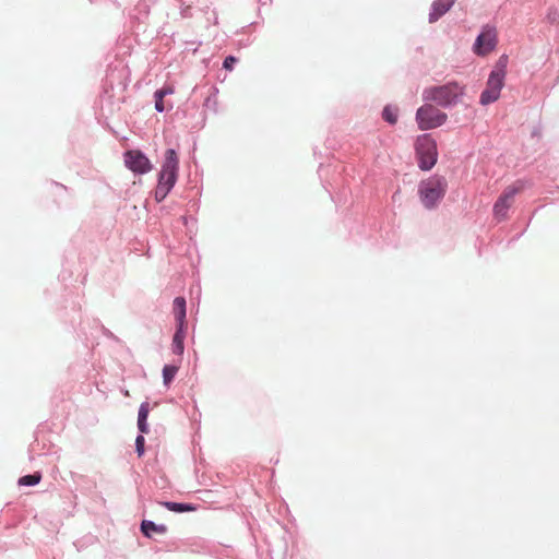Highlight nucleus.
I'll return each instance as SVG.
<instances>
[{
    "instance_id": "18",
    "label": "nucleus",
    "mask_w": 559,
    "mask_h": 559,
    "mask_svg": "<svg viewBox=\"0 0 559 559\" xmlns=\"http://www.w3.org/2000/svg\"><path fill=\"white\" fill-rule=\"evenodd\" d=\"M41 479L40 473H34L31 475H25L19 479L20 486H34L37 485Z\"/></svg>"
},
{
    "instance_id": "16",
    "label": "nucleus",
    "mask_w": 559,
    "mask_h": 559,
    "mask_svg": "<svg viewBox=\"0 0 559 559\" xmlns=\"http://www.w3.org/2000/svg\"><path fill=\"white\" fill-rule=\"evenodd\" d=\"M163 506L173 512H191L195 511V507L189 503H178V502H163Z\"/></svg>"
},
{
    "instance_id": "11",
    "label": "nucleus",
    "mask_w": 559,
    "mask_h": 559,
    "mask_svg": "<svg viewBox=\"0 0 559 559\" xmlns=\"http://www.w3.org/2000/svg\"><path fill=\"white\" fill-rule=\"evenodd\" d=\"M174 316L179 326L186 324V300L183 297H176L174 300Z\"/></svg>"
},
{
    "instance_id": "2",
    "label": "nucleus",
    "mask_w": 559,
    "mask_h": 559,
    "mask_svg": "<svg viewBox=\"0 0 559 559\" xmlns=\"http://www.w3.org/2000/svg\"><path fill=\"white\" fill-rule=\"evenodd\" d=\"M445 182L440 177H427L421 180L418 188L420 201L427 209H432L443 198Z\"/></svg>"
},
{
    "instance_id": "24",
    "label": "nucleus",
    "mask_w": 559,
    "mask_h": 559,
    "mask_svg": "<svg viewBox=\"0 0 559 559\" xmlns=\"http://www.w3.org/2000/svg\"><path fill=\"white\" fill-rule=\"evenodd\" d=\"M237 62V58L234 56H228L225 58L223 67L227 71H231L234 69V64Z\"/></svg>"
},
{
    "instance_id": "20",
    "label": "nucleus",
    "mask_w": 559,
    "mask_h": 559,
    "mask_svg": "<svg viewBox=\"0 0 559 559\" xmlns=\"http://www.w3.org/2000/svg\"><path fill=\"white\" fill-rule=\"evenodd\" d=\"M382 117L385 121L391 124L396 123L397 121V108H393L391 106H386L383 109Z\"/></svg>"
},
{
    "instance_id": "26",
    "label": "nucleus",
    "mask_w": 559,
    "mask_h": 559,
    "mask_svg": "<svg viewBox=\"0 0 559 559\" xmlns=\"http://www.w3.org/2000/svg\"><path fill=\"white\" fill-rule=\"evenodd\" d=\"M506 63H507L506 58L501 57V58L499 59V61H498V63H497V67H496L495 69H499V68H501L503 64L506 66Z\"/></svg>"
},
{
    "instance_id": "23",
    "label": "nucleus",
    "mask_w": 559,
    "mask_h": 559,
    "mask_svg": "<svg viewBox=\"0 0 559 559\" xmlns=\"http://www.w3.org/2000/svg\"><path fill=\"white\" fill-rule=\"evenodd\" d=\"M144 443L145 439L143 436H138L135 439V448L139 456H142L144 453Z\"/></svg>"
},
{
    "instance_id": "14",
    "label": "nucleus",
    "mask_w": 559,
    "mask_h": 559,
    "mask_svg": "<svg viewBox=\"0 0 559 559\" xmlns=\"http://www.w3.org/2000/svg\"><path fill=\"white\" fill-rule=\"evenodd\" d=\"M141 531L146 537H152L154 534H165L167 527L163 524L157 525L152 521L144 520L141 523Z\"/></svg>"
},
{
    "instance_id": "7",
    "label": "nucleus",
    "mask_w": 559,
    "mask_h": 559,
    "mask_svg": "<svg viewBox=\"0 0 559 559\" xmlns=\"http://www.w3.org/2000/svg\"><path fill=\"white\" fill-rule=\"evenodd\" d=\"M124 163L127 167L138 174H146L152 169L148 158L141 151H128L124 154Z\"/></svg>"
},
{
    "instance_id": "12",
    "label": "nucleus",
    "mask_w": 559,
    "mask_h": 559,
    "mask_svg": "<svg viewBox=\"0 0 559 559\" xmlns=\"http://www.w3.org/2000/svg\"><path fill=\"white\" fill-rule=\"evenodd\" d=\"M523 189V186L520 181L515 182L513 186L508 187L502 195L498 199L499 202H502V205L509 209L513 202V197Z\"/></svg>"
},
{
    "instance_id": "13",
    "label": "nucleus",
    "mask_w": 559,
    "mask_h": 559,
    "mask_svg": "<svg viewBox=\"0 0 559 559\" xmlns=\"http://www.w3.org/2000/svg\"><path fill=\"white\" fill-rule=\"evenodd\" d=\"M523 189V186L520 181L515 182L513 186L508 187L502 195L498 199L499 202H502V205L509 209L513 202V197Z\"/></svg>"
},
{
    "instance_id": "17",
    "label": "nucleus",
    "mask_w": 559,
    "mask_h": 559,
    "mask_svg": "<svg viewBox=\"0 0 559 559\" xmlns=\"http://www.w3.org/2000/svg\"><path fill=\"white\" fill-rule=\"evenodd\" d=\"M183 338H185V334H183V326H179L178 325V329L174 335V338H173V345L175 347V353L177 354H182L183 352Z\"/></svg>"
},
{
    "instance_id": "10",
    "label": "nucleus",
    "mask_w": 559,
    "mask_h": 559,
    "mask_svg": "<svg viewBox=\"0 0 559 559\" xmlns=\"http://www.w3.org/2000/svg\"><path fill=\"white\" fill-rule=\"evenodd\" d=\"M176 182V177H159L158 185L155 189V199L157 202L163 201Z\"/></svg>"
},
{
    "instance_id": "1",
    "label": "nucleus",
    "mask_w": 559,
    "mask_h": 559,
    "mask_svg": "<svg viewBox=\"0 0 559 559\" xmlns=\"http://www.w3.org/2000/svg\"><path fill=\"white\" fill-rule=\"evenodd\" d=\"M464 94V87L456 82H451L442 86H432L424 91L426 100L435 102L440 106L448 107L456 103L459 97Z\"/></svg>"
},
{
    "instance_id": "5",
    "label": "nucleus",
    "mask_w": 559,
    "mask_h": 559,
    "mask_svg": "<svg viewBox=\"0 0 559 559\" xmlns=\"http://www.w3.org/2000/svg\"><path fill=\"white\" fill-rule=\"evenodd\" d=\"M504 64L499 69H493L488 78L486 88L480 94V104L486 106L495 103L500 97V92L504 85Z\"/></svg>"
},
{
    "instance_id": "15",
    "label": "nucleus",
    "mask_w": 559,
    "mask_h": 559,
    "mask_svg": "<svg viewBox=\"0 0 559 559\" xmlns=\"http://www.w3.org/2000/svg\"><path fill=\"white\" fill-rule=\"evenodd\" d=\"M148 412H150L148 403H142L140 406L139 416H138V427L142 433L148 432V427L146 424Z\"/></svg>"
},
{
    "instance_id": "6",
    "label": "nucleus",
    "mask_w": 559,
    "mask_h": 559,
    "mask_svg": "<svg viewBox=\"0 0 559 559\" xmlns=\"http://www.w3.org/2000/svg\"><path fill=\"white\" fill-rule=\"evenodd\" d=\"M497 45V32L493 27L485 26L474 44V52L478 56H487Z\"/></svg>"
},
{
    "instance_id": "4",
    "label": "nucleus",
    "mask_w": 559,
    "mask_h": 559,
    "mask_svg": "<svg viewBox=\"0 0 559 559\" xmlns=\"http://www.w3.org/2000/svg\"><path fill=\"white\" fill-rule=\"evenodd\" d=\"M447 119V114L431 104H425L416 111V122L423 131L436 129L442 126Z\"/></svg>"
},
{
    "instance_id": "19",
    "label": "nucleus",
    "mask_w": 559,
    "mask_h": 559,
    "mask_svg": "<svg viewBox=\"0 0 559 559\" xmlns=\"http://www.w3.org/2000/svg\"><path fill=\"white\" fill-rule=\"evenodd\" d=\"M177 371H178V368L176 366H171V365H166L163 368V380L166 385H168L173 381Z\"/></svg>"
},
{
    "instance_id": "21",
    "label": "nucleus",
    "mask_w": 559,
    "mask_h": 559,
    "mask_svg": "<svg viewBox=\"0 0 559 559\" xmlns=\"http://www.w3.org/2000/svg\"><path fill=\"white\" fill-rule=\"evenodd\" d=\"M508 209L502 205V202H499V200L496 202L493 206L495 215L498 217V219H503L507 215Z\"/></svg>"
},
{
    "instance_id": "8",
    "label": "nucleus",
    "mask_w": 559,
    "mask_h": 559,
    "mask_svg": "<svg viewBox=\"0 0 559 559\" xmlns=\"http://www.w3.org/2000/svg\"><path fill=\"white\" fill-rule=\"evenodd\" d=\"M179 158L175 150L168 148L164 154L162 171L159 175H176L178 170Z\"/></svg>"
},
{
    "instance_id": "3",
    "label": "nucleus",
    "mask_w": 559,
    "mask_h": 559,
    "mask_svg": "<svg viewBox=\"0 0 559 559\" xmlns=\"http://www.w3.org/2000/svg\"><path fill=\"white\" fill-rule=\"evenodd\" d=\"M419 168L423 171L430 170L437 163V143L429 134L419 135L415 143Z\"/></svg>"
},
{
    "instance_id": "22",
    "label": "nucleus",
    "mask_w": 559,
    "mask_h": 559,
    "mask_svg": "<svg viewBox=\"0 0 559 559\" xmlns=\"http://www.w3.org/2000/svg\"><path fill=\"white\" fill-rule=\"evenodd\" d=\"M154 97H155L156 110L159 112L164 111L165 106H164V100H163L164 99L163 92H155Z\"/></svg>"
},
{
    "instance_id": "9",
    "label": "nucleus",
    "mask_w": 559,
    "mask_h": 559,
    "mask_svg": "<svg viewBox=\"0 0 559 559\" xmlns=\"http://www.w3.org/2000/svg\"><path fill=\"white\" fill-rule=\"evenodd\" d=\"M455 0H436L432 3L431 12L429 14V21L436 22L439 17L445 14L451 7L454 4Z\"/></svg>"
},
{
    "instance_id": "25",
    "label": "nucleus",
    "mask_w": 559,
    "mask_h": 559,
    "mask_svg": "<svg viewBox=\"0 0 559 559\" xmlns=\"http://www.w3.org/2000/svg\"><path fill=\"white\" fill-rule=\"evenodd\" d=\"M157 92H163V97H165L168 94H173L174 90L171 87H164V88L158 90Z\"/></svg>"
}]
</instances>
